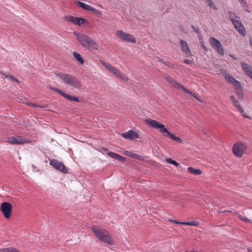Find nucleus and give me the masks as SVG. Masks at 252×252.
Listing matches in <instances>:
<instances>
[{"mask_svg": "<svg viewBox=\"0 0 252 252\" xmlns=\"http://www.w3.org/2000/svg\"><path fill=\"white\" fill-rule=\"evenodd\" d=\"M116 34L120 39L125 42H129L132 43L136 42L134 37L129 33H126L123 31L118 30L116 32Z\"/></svg>", "mask_w": 252, "mask_h": 252, "instance_id": "obj_10", "label": "nucleus"}, {"mask_svg": "<svg viewBox=\"0 0 252 252\" xmlns=\"http://www.w3.org/2000/svg\"><path fill=\"white\" fill-rule=\"evenodd\" d=\"M131 158H134V159H138V160H140V161L143 160V157H142L141 156H140V155H139L138 154H136L132 153Z\"/></svg>", "mask_w": 252, "mask_h": 252, "instance_id": "obj_31", "label": "nucleus"}, {"mask_svg": "<svg viewBox=\"0 0 252 252\" xmlns=\"http://www.w3.org/2000/svg\"><path fill=\"white\" fill-rule=\"evenodd\" d=\"M116 159L121 161H125L126 160V158L125 157H123L117 154L116 158Z\"/></svg>", "mask_w": 252, "mask_h": 252, "instance_id": "obj_35", "label": "nucleus"}, {"mask_svg": "<svg viewBox=\"0 0 252 252\" xmlns=\"http://www.w3.org/2000/svg\"><path fill=\"white\" fill-rule=\"evenodd\" d=\"M3 75H4L5 78H7L8 79L10 80V81H15L16 82H18V81L17 79H16V78L13 77L10 75H6L5 74H3Z\"/></svg>", "mask_w": 252, "mask_h": 252, "instance_id": "obj_32", "label": "nucleus"}, {"mask_svg": "<svg viewBox=\"0 0 252 252\" xmlns=\"http://www.w3.org/2000/svg\"><path fill=\"white\" fill-rule=\"evenodd\" d=\"M247 149V146L243 143H238L234 145L232 149L234 154L237 157H241Z\"/></svg>", "mask_w": 252, "mask_h": 252, "instance_id": "obj_9", "label": "nucleus"}, {"mask_svg": "<svg viewBox=\"0 0 252 252\" xmlns=\"http://www.w3.org/2000/svg\"><path fill=\"white\" fill-rule=\"evenodd\" d=\"M122 136L123 138L125 139H128L130 140L136 139L138 137V135L137 134V133L132 130H129L126 132L122 133Z\"/></svg>", "mask_w": 252, "mask_h": 252, "instance_id": "obj_15", "label": "nucleus"}, {"mask_svg": "<svg viewBox=\"0 0 252 252\" xmlns=\"http://www.w3.org/2000/svg\"><path fill=\"white\" fill-rule=\"evenodd\" d=\"M74 34L76 36L78 41L83 47H88L94 50H97L98 48V44L91 37L78 32H75Z\"/></svg>", "mask_w": 252, "mask_h": 252, "instance_id": "obj_4", "label": "nucleus"}, {"mask_svg": "<svg viewBox=\"0 0 252 252\" xmlns=\"http://www.w3.org/2000/svg\"><path fill=\"white\" fill-rule=\"evenodd\" d=\"M244 8L246 11L248 12H251V10L249 9V7L247 5H246L245 7H244Z\"/></svg>", "mask_w": 252, "mask_h": 252, "instance_id": "obj_44", "label": "nucleus"}, {"mask_svg": "<svg viewBox=\"0 0 252 252\" xmlns=\"http://www.w3.org/2000/svg\"><path fill=\"white\" fill-rule=\"evenodd\" d=\"M86 22V20L82 18L77 17L76 22H75V25L81 26L82 24H84Z\"/></svg>", "mask_w": 252, "mask_h": 252, "instance_id": "obj_27", "label": "nucleus"}, {"mask_svg": "<svg viewBox=\"0 0 252 252\" xmlns=\"http://www.w3.org/2000/svg\"><path fill=\"white\" fill-rule=\"evenodd\" d=\"M91 11L94 12V13L96 14V15H97L98 16H101L102 14L101 11L94 8V7H92V9Z\"/></svg>", "mask_w": 252, "mask_h": 252, "instance_id": "obj_34", "label": "nucleus"}, {"mask_svg": "<svg viewBox=\"0 0 252 252\" xmlns=\"http://www.w3.org/2000/svg\"><path fill=\"white\" fill-rule=\"evenodd\" d=\"M0 210L2 212L4 217L6 219H8L10 218L11 214L12 205L9 202H3L0 205Z\"/></svg>", "mask_w": 252, "mask_h": 252, "instance_id": "obj_12", "label": "nucleus"}, {"mask_svg": "<svg viewBox=\"0 0 252 252\" xmlns=\"http://www.w3.org/2000/svg\"><path fill=\"white\" fill-rule=\"evenodd\" d=\"M241 64L243 69L247 72L248 75L252 73V67L248 63H242Z\"/></svg>", "mask_w": 252, "mask_h": 252, "instance_id": "obj_19", "label": "nucleus"}, {"mask_svg": "<svg viewBox=\"0 0 252 252\" xmlns=\"http://www.w3.org/2000/svg\"><path fill=\"white\" fill-rule=\"evenodd\" d=\"M60 94L63 96V97L67 99L70 101L78 102L79 101V99L77 97H75L74 96H71L68 94H66L63 92H60Z\"/></svg>", "mask_w": 252, "mask_h": 252, "instance_id": "obj_17", "label": "nucleus"}, {"mask_svg": "<svg viewBox=\"0 0 252 252\" xmlns=\"http://www.w3.org/2000/svg\"><path fill=\"white\" fill-rule=\"evenodd\" d=\"M7 142L14 145H19L27 142L25 139L21 138L20 137H11L6 141Z\"/></svg>", "mask_w": 252, "mask_h": 252, "instance_id": "obj_14", "label": "nucleus"}, {"mask_svg": "<svg viewBox=\"0 0 252 252\" xmlns=\"http://www.w3.org/2000/svg\"><path fill=\"white\" fill-rule=\"evenodd\" d=\"M55 75L61 80L62 83L67 85L71 90L79 89L81 86L80 82L73 75L62 72L56 73Z\"/></svg>", "mask_w": 252, "mask_h": 252, "instance_id": "obj_3", "label": "nucleus"}, {"mask_svg": "<svg viewBox=\"0 0 252 252\" xmlns=\"http://www.w3.org/2000/svg\"><path fill=\"white\" fill-rule=\"evenodd\" d=\"M188 171L191 174L193 175H200L201 174L202 171L200 169H196L193 168L192 167H189L188 168Z\"/></svg>", "mask_w": 252, "mask_h": 252, "instance_id": "obj_21", "label": "nucleus"}, {"mask_svg": "<svg viewBox=\"0 0 252 252\" xmlns=\"http://www.w3.org/2000/svg\"><path fill=\"white\" fill-rule=\"evenodd\" d=\"M165 79L167 81H168L169 83L171 84L172 86L174 88H176L178 90H182L185 93L193 96L198 101H201L198 97L193 95L190 91L186 89L181 84L177 82L173 79H172L169 76H166Z\"/></svg>", "mask_w": 252, "mask_h": 252, "instance_id": "obj_6", "label": "nucleus"}, {"mask_svg": "<svg viewBox=\"0 0 252 252\" xmlns=\"http://www.w3.org/2000/svg\"><path fill=\"white\" fill-rule=\"evenodd\" d=\"M0 252H19L15 249L9 247L0 250Z\"/></svg>", "mask_w": 252, "mask_h": 252, "instance_id": "obj_25", "label": "nucleus"}, {"mask_svg": "<svg viewBox=\"0 0 252 252\" xmlns=\"http://www.w3.org/2000/svg\"><path fill=\"white\" fill-rule=\"evenodd\" d=\"M73 56L75 59L81 64H83L84 63V60L81 57V55L76 52L73 53Z\"/></svg>", "mask_w": 252, "mask_h": 252, "instance_id": "obj_22", "label": "nucleus"}, {"mask_svg": "<svg viewBox=\"0 0 252 252\" xmlns=\"http://www.w3.org/2000/svg\"><path fill=\"white\" fill-rule=\"evenodd\" d=\"M29 105L31 106H32V107H37V105H36V104H34V103L29 104Z\"/></svg>", "mask_w": 252, "mask_h": 252, "instance_id": "obj_47", "label": "nucleus"}, {"mask_svg": "<svg viewBox=\"0 0 252 252\" xmlns=\"http://www.w3.org/2000/svg\"><path fill=\"white\" fill-rule=\"evenodd\" d=\"M235 29L237 30V31L239 32L240 34L242 35L243 36H245L246 34V31L245 29V27L242 25V22L239 20H237L232 23Z\"/></svg>", "mask_w": 252, "mask_h": 252, "instance_id": "obj_13", "label": "nucleus"}, {"mask_svg": "<svg viewBox=\"0 0 252 252\" xmlns=\"http://www.w3.org/2000/svg\"><path fill=\"white\" fill-rule=\"evenodd\" d=\"M230 99L232 102L234 106L237 109V110L239 111L241 113H243L244 112V110L239 104V102L236 99L235 97L234 96H231L230 97Z\"/></svg>", "mask_w": 252, "mask_h": 252, "instance_id": "obj_18", "label": "nucleus"}, {"mask_svg": "<svg viewBox=\"0 0 252 252\" xmlns=\"http://www.w3.org/2000/svg\"><path fill=\"white\" fill-rule=\"evenodd\" d=\"M191 28L194 32H195L196 33L199 32V30L198 29H197L193 25H191Z\"/></svg>", "mask_w": 252, "mask_h": 252, "instance_id": "obj_41", "label": "nucleus"}, {"mask_svg": "<svg viewBox=\"0 0 252 252\" xmlns=\"http://www.w3.org/2000/svg\"><path fill=\"white\" fill-rule=\"evenodd\" d=\"M100 62L103 66L122 81L126 82L128 80L127 77L125 75L122 74L120 71L114 66L103 61H101Z\"/></svg>", "mask_w": 252, "mask_h": 252, "instance_id": "obj_5", "label": "nucleus"}, {"mask_svg": "<svg viewBox=\"0 0 252 252\" xmlns=\"http://www.w3.org/2000/svg\"><path fill=\"white\" fill-rule=\"evenodd\" d=\"M50 89H51V90H54V91H55L57 92H58V93H59V94H60V92H63V91H62V90H60V89H57V88H52V87H50Z\"/></svg>", "mask_w": 252, "mask_h": 252, "instance_id": "obj_40", "label": "nucleus"}, {"mask_svg": "<svg viewBox=\"0 0 252 252\" xmlns=\"http://www.w3.org/2000/svg\"><path fill=\"white\" fill-rule=\"evenodd\" d=\"M50 165L53 166L56 170L66 174L68 173V169L65 165L62 162L57 159H52L50 160Z\"/></svg>", "mask_w": 252, "mask_h": 252, "instance_id": "obj_11", "label": "nucleus"}, {"mask_svg": "<svg viewBox=\"0 0 252 252\" xmlns=\"http://www.w3.org/2000/svg\"><path fill=\"white\" fill-rule=\"evenodd\" d=\"M183 224L190 226H197L199 224V222L198 221L193 220L189 222H185V223H183Z\"/></svg>", "mask_w": 252, "mask_h": 252, "instance_id": "obj_29", "label": "nucleus"}, {"mask_svg": "<svg viewBox=\"0 0 252 252\" xmlns=\"http://www.w3.org/2000/svg\"><path fill=\"white\" fill-rule=\"evenodd\" d=\"M220 73L228 83L234 86L236 90L240 89L241 88V84L239 82L232 77L226 70L222 69L220 70Z\"/></svg>", "mask_w": 252, "mask_h": 252, "instance_id": "obj_8", "label": "nucleus"}, {"mask_svg": "<svg viewBox=\"0 0 252 252\" xmlns=\"http://www.w3.org/2000/svg\"><path fill=\"white\" fill-rule=\"evenodd\" d=\"M184 62L186 64H190L192 63V62L190 60L185 59V60H184Z\"/></svg>", "mask_w": 252, "mask_h": 252, "instance_id": "obj_39", "label": "nucleus"}, {"mask_svg": "<svg viewBox=\"0 0 252 252\" xmlns=\"http://www.w3.org/2000/svg\"><path fill=\"white\" fill-rule=\"evenodd\" d=\"M250 44L252 46V39L250 40Z\"/></svg>", "mask_w": 252, "mask_h": 252, "instance_id": "obj_48", "label": "nucleus"}, {"mask_svg": "<svg viewBox=\"0 0 252 252\" xmlns=\"http://www.w3.org/2000/svg\"><path fill=\"white\" fill-rule=\"evenodd\" d=\"M228 14L229 18L232 23L240 19V17L236 16L234 12L229 11L228 12Z\"/></svg>", "mask_w": 252, "mask_h": 252, "instance_id": "obj_23", "label": "nucleus"}, {"mask_svg": "<svg viewBox=\"0 0 252 252\" xmlns=\"http://www.w3.org/2000/svg\"><path fill=\"white\" fill-rule=\"evenodd\" d=\"M76 18L77 17L72 16H66L64 17V19L66 21L70 22L75 24L76 22Z\"/></svg>", "mask_w": 252, "mask_h": 252, "instance_id": "obj_24", "label": "nucleus"}, {"mask_svg": "<svg viewBox=\"0 0 252 252\" xmlns=\"http://www.w3.org/2000/svg\"><path fill=\"white\" fill-rule=\"evenodd\" d=\"M37 107H39V108H46V107H47V105L46 104L37 105Z\"/></svg>", "mask_w": 252, "mask_h": 252, "instance_id": "obj_43", "label": "nucleus"}, {"mask_svg": "<svg viewBox=\"0 0 252 252\" xmlns=\"http://www.w3.org/2000/svg\"><path fill=\"white\" fill-rule=\"evenodd\" d=\"M180 45L182 51L187 55L190 56L191 53L190 49L188 46L187 42L183 40H180Z\"/></svg>", "mask_w": 252, "mask_h": 252, "instance_id": "obj_16", "label": "nucleus"}, {"mask_svg": "<svg viewBox=\"0 0 252 252\" xmlns=\"http://www.w3.org/2000/svg\"><path fill=\"white\" fill-rule=\"evenodd\" d=\"M239 2L241 6L243 7H245V6L247 5V2L245 0H240Z\"/></svg>", "mask_w": 252, "mask_h": 252, "instance_id": "obj_36", "label": "nucleus"}, {"mask_svg": "<svg viewBox=\"0 0 252 252\" xmlns=\"http://www.w3.org/2000/svg\"><path fill=\"white\" fill-rule=\"evenodd\" d=\"M242 114H243V116H244L245 117H246V118H248L249 119H251V117L249 116H248L246 113H244V112L243 113H242Z\"/></svg>", "mask_w": 252, "mask_h": 252, "instance_id": "obj_45", "label": "nucleus"}, {"mask_svg": "<svg viewBox=\"0 0 252 252\" xmlns=\"http://www.w3.org/2000/svg\"><path fill=\"white\" fill-rule=\"evenodd\" d=\"M101 149L102 152H103V153H105L106 154H107L108 152H109L107 148L104 147H102Z\"/></svg>", "mask_w": 252, "mask_h": 252, "instance_id": "obj_38", "label": "nucleus"}, {"mask_svg": "<svg viewBox=\"0 0 252 252\" xmlns=\"http://www.w3.org/2000/svg\"><path fill=\"white\" fill-rule=\"evenodd\" d=\"M146 122L152 127L158 129L161 133L163 134L164 136L168 137L174 141L181 143H183V140L179 137L176 136L169 132L164 127V126L158 122L152 119H147Z\"/></svg>", "mask_w": 252, "mask_h": 252, "instance_id": "obj_1", "label": "nucleus"}, {"mask_svg": "<svg viewBox=\"0 0 252 252\" xmlns=\"http://www.w3.org/2000/svg\"><path fill=\"white\" fill-rule=\"evenodd\" d=\"M95 237L103 243L109 245H113L114 242L109 233L105 229L97 225H93L91 227Z\"/></svg>", "mask_w": 252, "mask_h": 252, "instance_id": "obj_2", "label": "nucleus"}, {"mask_svg": "<svg viewBox=\"0 0 252 252\" xmlns=\"http://www.w3.org/2000/svg\"><path fill=\"white\" fill-rule=\"evenodd\" d=\"M209 42L213 48L221 56L224 54V49L220 42L214 37L210 38Z\"/></svg>", "mask_w": 252, "mask_h": 252, "instance_id": "obj_7", "label": "nucleus"}, {"mask_svg": "<svg viewBox=\"0 0 252 252\" xmlns=\"http://www.w3.org/2000/svg\"><path fill=\"white\" fill-rule=\"evenodd\" d=\"M107 155L111 158H116V156H117V154L116 153H115L114 152H111V151H109V152H108L107 153Z\"/></svg>", "mask_w": 252, "mask_h": 252, "instance_id": "obj_33", "label": "nucleus"}, {"mask_svg": "<svg viewBox=\"0 0 252 252\" xmlns=\"http://www.w3.org/2000/svg\"><path fill=\"white\" fill-rule=\"evenodd\" d=\"M172 221H173L174 223H176L177 224H183V223H185V222H180V221H173V220H172Z\"/></svg>", "mask_w": 252, "mask_h": 252, "instance_id": "obj_46", "label": "nucleus"}, {"mask_svg": "<svg viewBox=\"0 0 252 252\" xmlns=\"http://www.w3.org/2000/svg\"><path fill=\"white\" fill-rule=\"evenodd\" d=\"M252 79V73L249 75Z\"/></svg>", "mask_w": 252, "mask_h": 252, "instance_id": "obj_49", "label": "nucleus"}, {"mask_svg": "<svg viewBox=\"0 0 252 252\" xmlns=\"http://www.w3.org/2000/svg\"><path fill=\"white\" fill-rule=\"evenodd\" d=\"M77 5L84 10L91 11L92 6L81 1H78Z\"/></svg>", "mask_w": 252, "mask_h": 252, "instance_id": "obj_20", "label": "nucleus"}, {"mask_svg": "<svg viewBox=\"0 0 252 252\" xmlns=\"http://www.w3.org/2000/svg\"><path fill=\"white\" fill-rule=\"evenodd\" d=\"M202 47L205 49L206 50V48L205 47V46H204L203 45H202Z\"/></svg>", "mask_w": 252, "mask_h": 252, "instance_id": "obj_50", "label": "nucleus"}, {"mask_svg": "<svg viewBox=\"0 0 252 252\" xmlns=\"http://www.w3.org/2000/svg\"><path fill=\"white\" fill-rule=\"evenodd\" d=\"M236 215L240 218V220L244 221V222H247V223H251L252 222L251 220L245 217V216H243L241 215H240L238 213H236Z\"/></svg>", "mask_w": 252, "mask_h": 252, "instance_id": "obj_26", "label": "nucleus"}, {"mask_svg": "<svg viewBox=\"0 0 252 252\" xmlns=\"http://www.w3.org/2000/svg\"><path fill=\"white\" fill-rule=\"evenodd\" d=\"M124 154L127 156H128L129 157H131L132 153L128 151H125L124 152Z\"/></svg>", "mask_w": 252, "mask_h": 252, "instance_id": "obj_37", "label": "nucleus"}, {"mask_svg": "<svg viewBox=\"0 0 252 252\" xmlns=\"http://www.w3.org/2000/svg\"><path fill=\"white\" fill-rule=\"evenodd\" d=\"M165 161L169 164L174 165L176 166H178L179 164L176 161L172 160L170 158H167L165 159Z\"/></svg>", "mask_w": 252, "mask_h": 252, "instance_id": "obj_28", "label": "nucleus"}, {"mask_svg": "<svg viewBox=\"0 0 252 252\" xmlns=\"http://www.w3.org/2000/svg\"><path fill=\"white\" fill-rule=\"evenodd\" d=\"M206 2L208 6H209L210 7L212 8L215 10L217 9V6L215 5V4L214 3L212 0H206Z\"/></svg>", "mask_w": 252, "mask_h": 252, "instance_id": "obj_30", "label": "nucleus"}, {"mask_svg": "<svg viewBox=\"0 0 252 252\" xmlns=\"http://www.w3.org/2000/svg\"><path fill=\"white\" fill-rule=\"evenodd\" d=\"M237 95L240 99L243 98V95L241 93L238 92L237 93Z\"/></svg>", "mask_w": 252, "mask_h": 252, "instance_id": "obj_42", "label": "nucleus"}]
</instances>
